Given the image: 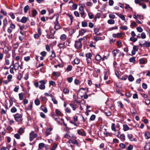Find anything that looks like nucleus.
Masks as SVG:
<instances>
[{
	"mask_svg": "<svg viewBox=\"0 0 150 150\" xmlns=\"http://www.w3.org/2000/svg\"><path fill=\"white\" fill-rule=\"evenodd\" d=\"M23 115L18 113H17L14 115V117L15 120L18 122H21L23 120Z\"/></svg>",
	"mask_w": 150,
	"mask_h": 150,
	"instance_id": "obj_1",
	"label": "nucleus"
},
{
	"mask_svg": "<svg viewBox=\"0 0 150 150\" xmlns=\"http://www.w3.org/2000/svg\"><path fill=\"white\" fill-rule=\"evenodd\" d=\"M82 44L81 42L77 40L76 41L74 46L76 49H81L82 47Z\"/></svg>",
	"mask_w": 150,
	"mask_h": 150,
	"instance_id": "obj_2",
	"label": "nucleus"
},
{
	"mask_svg": "<svg viewBox=\"0 0 150 150\" xmlns=\"http://www.w3.org/2000/svg\"><path fill=\"white\" fill-rule=\"evenodd\" d=\"M15 25L11 23L10 24L9 27L7 29V32L9 34L11 33L13 29H15Z\"/></svg>",
	"mask_w": 150,
	"mask_h": 150,
	"instance_id": "obj_3",
	"label": "nucleus"
},
{
	"mask_svg": "<svg viewBox=\"0 0 150 150\" xmlns=\"http://www.w3.org/2000/svg\"><path fill=\"white\" fill-rule=\"evenodd\" d=\"M58 19V18H57L56 19L55 22L54 23L55 24L54 28L56 30H57L61 28V27L59 23Z\"/></svg>",
	"mask_w": 150,
	"mask_h": 150,
	"instance_id": "obj_4",
	"label": "nucleus"
},
{
	"mask_svg": "<svg viewBox=\"0 0 150 150\" xmlns=\"http://www.w3.org/2000/svg\"><path fill=\"white\" fill-rule=\"evenodd\" d=\"M127 137L129 139V140L131 141L136 142L137 141V139L136 138H133V135L132 134H127Z\"/></svg>",
	"mask_w": 150,
	"mask_h": 150,
	"instance_id": "obj_5",
	"label": "nucleus"
},
{
	"mask_svg": "<svg viewBox=\"0 0 150 150\" xmlns=\"http://www.w3.org/2000/svg\"><path fill=\"white\" fill-rule=\"evenodd\" d=\"M81 131V130L79 129L77 130V133L78 134L81 135L82 136H86V134L85 131L83 129H82Z\"/></svg>",
	"mask_w": 150,
	"mask_h": 150,
	"instance_id": "obj_6",
	"label": "nucleus"
},
{
	"mask_svg": "<svg viewBox=\"0 0 150 150\" xmlns=\"http://www.w3.org/2000/svg\"><path fill=\"white\" fill-rule=\"evenodd\" d=\"M5 42H2V44H1V45L2 46V44H3L4 47L2 48V49L3 50L4 52L5 53H6L8 52V47L5 45Z\"/></svg>",
	"mask_w": 150,
	"mask_h": 150,
	"instance_id": "obj_7",
	"label": "nucleus"
},
{
	"mask_svg": "<svg viewBox=\"0 0 150 150\" xmlns=\"http://www.w3.org/2000/svg\"><path fill=\"white\" fill-rule=\"evenodd\" d=\"M86 32L87 30L86 29L83 28L81 29L79 31V36H82Z\"/></svg>",
	"mask_w": 150,
	"mask_h": 150,
	"instance_id": "obj_8",
	"label": "nucleus"
},
{
	"mask_svg": "<svg viewBox=\"0 0 150 150\" xmlns=\"http://www.w3.org/2000/svg\"><path fill=\"white\" fill-rule=\"evenodd\" d=\"M52 127H50L47 129L45 132V134L47 136L51 134L50 132L52 130Z\"/></svg>",
	"mask_w": 150,
	"mask_h": 150,
	"instance_id": "obj_9",
	"label": "nucleus"
},
{
	"mask_svg": "<svg viewBox=\"0 0 150 150\" xmlns=\"http://www.w3.org/2000/svg\"><path fill=\"white\" fill-rule=\"evenodd\" d=\"M52 30H53L52 29L50 31V33L51 34L50 35H49L48 37H47L48 39H54L55 38V37L54 36V33H55V31H54V32L53 33H52Z\"/></svg>",
	"mask_w": 150,
	"mask_h": 150,
	"instance_id": "obj_10",
	"label": "nucleus"
},
{
	"mask_svg": "<svg viewBox=\"0 0 150 150\" xmlns=\"http://www.w3.org/2000/svg\"><path fill=\"white\" fill-rule=\"evenodd\" d=\"M19 67L20 65L18 62L16 63L13 66V67L14 68L15 70H18Z\"/></svg>",
	"mask_w": 150,
	"mask_h": 150,
	"instance_id": "obj_11",
	"label": "nucleus"
},
{
	"mask_svg": "<svg viewBox=\"0 0 150 150\" xmlns=\"http://www.w3.org/2000/svg\"><path fill=\"white\" fill-rule=\"evenodd\" d=\"M40 108L45 113H46L48 111L47 107H45L43 105H41Z\"/></svg>",
	"mask_w": 150,
	"mask_h": 150,
	"instance_id": "obj_12",
	"label": "nucleus"
},
{
	"mask_svg": "<svg viewBox=\"0 0 150 150\" xmlns=\"http://www.w3.org/2000/svg\"><path fill=\"white\" fill-rule=\"evenodd\" d=\"M120 52V51L119 50H113L112 52L113 56L115 57L116 56L117 54L119 53Z\"/></svg>",
	"mask_w": 150,
	"mask_h": 150,
	"instance_id": "obj_13",
	"label": "nucleus"
},
{
	"mask_svg": "<svg viewBox=\"0 0 150 150\" xmlns=\"http://www.w3.org/2000/svg\"><path fill=\"white\" fill-rule=\"evenodd\" d=\"M130 129V128L127 124L123 125V129L124 131H126Z\"/></svg>",
	"mask_w": 150,
	"mask_h": 150,
	"instance_id": "obj_14",
	"label": "nucleus"
},
{
	"mask_svg": "<svg viewBox=\"0 0 150 150\" xmlns=\"http://www.w3.org/2000/svg\"><path fill=\"white\" fill-rule=\"evenodd\" d=\"M115 14L119 16L120 18H121V19L122 20H125V18L124 16L122 14H119L118 13H115Z\"/></svg>",
	"mask_w": 150,
	"mask_h": 150,
	"instance_id": "obj_15",
	"label": "nucleus"
},
{
	"mask_svg": "<svg viewBox=\"0 0 150 150\" xmlns=\"http://www.w3.org/2000/svg\"><path fill=\"white\" fill-rule=\"evenodd\" d=\"M28 18L25 16H23L21 20V22L23 23H25L27 21Z\"/></svg>",
	"mask_w": 150,
	"mask_h": 150,
	"instance_id": "obj_16",
	"label": "nucleus"
},
{
	"mask_svg": "<svg viewBox=\"0 0 150 150\" xmlns=\"http://www.w3.org/2000/svg\"><path fill=\"white\" fill-rule=\"evenodd\" d=\"M38 14V11L35 9H33L32 10V17H35V16Z\"/></svg>",
	"mask_w": 150,
	"mask_h": 150,
	"instance_id": "obj_17",
	"label": "nucleus"
},
{
	"mask_svg": "<svg viewBox=\"0 0 150 150\" xmlns=\"http://www.w3.org/2000/svg\"><path fill=\"white\" fill-rule=\"evenodd\" d=\"M145 136L147 139L150 138V133L148 132H146L145 133Z\"/></svg>",
	"mask_w": 150,
	"mask_h": 150,
	"instance_id": "obj_18",
	"label": "nucleus"
},
{
	"mask_svg": "<svg viewBox=\"0 0 150 150\" xmlns=\"http://www.w3.org/2000/svg\"><path fill=\"white\" fill-rule=\"evenodd\" d=\"M67 38V36L66 35L63 34L60 37V39L63 41L65 40Z\"/></svg>",
	"mask_w": 150,
	"mask_h": 150,
	"instance_id": "obj_19",
	"label": "nucleus"
},
{
	"mask_svg": "<svg viewBox=\"0 0 150 150\" xmlns=\"http://www.w3.org/2000/svg\"><path fill=\"white\" fill-rule=\"evenodd\" d=\"M95 59L97 61H100L102 60L101 57L99 54H97L95 57Z\"/></svg>",
	"mask_w": 150,
	"mask_h": 150,
	"instance_id": "obj_20",
	"label": "nucleus"
},
{
	"mask_svg": "<svg viewBox=\"0 0 150 150\" xmlns=\"http://www.w3.org/2000/svg\"><path fill=\"white\" fill-rule=\"evenodd\" d=\"M4 26L3 27L4 29L5 28L8 24L6 18H5L3 21Z\"/></svg>",
	"mask_w": 150,
	"mask_h": 150,
	"instance_id": "obj_21",
	"label": "nucleus"
},
{
	"mask_svg": "<svg viewBox=\"0 0 150 150\" xmlns=\"http://www.w3.org/2000/svg\"><path fill=\"white\" fill-rule=\"evenodd\" d=\"M117 103L118 104V106L120 107L121 109H123L124 108V105L121 101H118Z\"/></svg>",
	"mask_w": 150,
	"mask_h": 150,
	"instance_id": "obj_22",
	"label": "nucleus"
},
{
	"mask_svg": "<svg viewBox=\"0 0 150 150\" xmlns=\"http://www.w3.org/2000/svg\"><path fill=\"white\" fill-rule=\"evenodd\" d=\"M33 102H31L30 103V105L28 106L27 108L26 109L27 110H31L33 107Z\"/></svg>",
	"mask_w": 150,
	"mask_h": 150,
	"instance_id": "obj_23",
	"label": "nucleus"
},
{
	"mask_svg": "<svg viewBox=\"0 0 150 150\" xmlns=\"http://www.w3.org/2000/svg\"><path fill=\"white\" fill-rule=\"evenodd\" d=\"M119 138H120L121 140H125V135L124 134H121L120 136V137H118Z\"/></svg>",
	"mask_w": 150,
	"mask_h": 150,
	"instance_id": "obj_24",
	"label": "nucleus"
},
{
	"mask_svg": "<svg viewBox=\"0 0 150 150\" xmlns=\"http://www.w3.org/2000/svg\"><path fill=\"white\" fill-rule=\"evenodd\" d=\"M135 57H133L130 58L129 59V61L131 62L135 63Z\"/></svg>",
	"mask_w": 150,
	"mask_h": 150,
	"instance_id": "obj_25",
	"label": "nucleus"
},
{
	"mask_svg": "<svg viewBox=\"0 0 150 150\" xmlns=\"http://www.w3.org/2000/svg\"><path fill=\"white\" fill-rule=\"evenodd\" d=\"M35 103L37 106L39 105L40 104V100L37 98L35 100Z\"/></svg>",
	"mask_w": 150,
	"mask_h": 150,
	"instance_id": "obj_26",
	"label": "nucleus"
},
{
	"mask_svg": "<svg viewBox=\"0 0 150 150\" xmlns=\"http://www.w3.org/2000/svg\"><path fill=\"white\" fill-rule=\"evenodd\" d=\"M45 144L44 143H40L38 145L39 148L40 149H42L43 147L45 146Z\"/></svg>",
	"mask_w": 150,
	"mask_h": 150,
	"instance_id": "obj_27",
	"label": "nucleus"
},
{
	"mask_svg": "<svg viewBox=\"0 0 150 150\" xmlns=\"http://www.w3.org/2000/svg\"><path fill=\"white\" fill-rule=\"evenodd\" d=\"M128 79L130 81H132L134 80V78L131 75H129L128 77Z\"/></svg>",
	"mask_w": 150,
	"mask_h": 150,
	"instance_id": "obj_28",
	"label": "nucleus"
},
{
	"mask_svg": "<svg viewBox=\"0 0 150 150\" xmlns=\"http://www.w3.org/2000/svg\"><path fill=\"white\" fill-rule=\"evenodd\" d=\"M119 147L122 149H124L126 148V146L125 144L122 143H120L119 145Z\"/></svg>",
	"mask_w": 150,
	"mask_h": 150,
	"instance_id": "obj_29",
	"label": "nucleus"
},
{
	"mask_svg": "<svg viewBox=\"0 0 150 150\" xmlns=\"http://www.w3.org/2000/svg\"><path fill=\"white\" fill-rule=\"evenodd\" d=\"M82 26L83 27H87L88 26V23L87 22L85 21H82L81 23Z\"/></svg>",
	"mask_w": 150,
	"mask_h": 150,
	"instance_id": "obj_30",
	"label": "nucleus"
},
{
	"mask_svg": "<svg viewBox=\"0 0 150 150\" xmlns=\"http://www.w3.org/2000/svg\"><path fill=\"white\" fill-rule=\"evenodd\" d=\"M72 67L71 65H69L67 68L66 70L67 71H71L72 69Z\"/></svg>",
	"mask_w": 150,
	"mask_h": 150,
	"instance_id": "obj_31",
	"label": "nucleus"
},
{
	"mask_svg": "<svg viewBox=\"0 0 150 150\" xmlns=\"http://www.w3.org/2000/svg\"><path fill=\"white\" fill-rule=\"evenodd\" d=\"M17 111V110L16 108L14 106L13 107L11 110V111L12 113H15Z\"/></svg>",
	"mask_w": 150,
	"mask_h": 150,
	"instance_id": "obj_32",
	"label": "nucleus"
},
{
	"mask_svg": "<svg viewBox=\"0 0 150 150\" xmlns=\"http://www.w3.org/2000/svg\"><path fill=\"white\" fill-rule=\"evenodd\" d=\"M115 21L112 19H110L108 20V23L110 24H113L115 23Z\"/></svg>",
	"mask_w": 150,
	"mask_h": 150,
	"instance_id": "obj_33",
	"label": "nucleus"
},
{
	"mask_svg": "<svg viewBox=\"0 0 150 150\" xmlns=\"http://www.w3.org/2000/svg\"><path fill=\"white\" fill-rule=\"evenodd\" d=\"M92 55L91 53H88L86 54V58H91Z\"/></svg>",
	"mask_w": 150,
	"mask_h": 150,
	"instance_id": "obj_34",
	"label": "nucleus"
},
{
	"mask_svg": "<svg viewBox=\"0 0 150 150\" xmlns=\"http://www.w3.org/2000/svg\"><path fill=\"white\" fill-rule=\"evenodd\" d=\"M74 62L75 64H78L80 62V59L78 58H76L74 59Z\"/></svg>",
	"mask_w": 150,
	"mask_h": 150,
	"instance_id": "obj_35",
	"label": "nucleus"
},
{
	"mask_svg": "<svg viewBox=\"0 0 150 150\" xmlns=\"http://www.w3.org/2000/svg\"><path fill=\"white\" fill-rule=\"evenodd\" d=\"M29 8V6L28 5H27L25 6L24 9V12L26 13L27 12Z\"/></svg>",
	"mask_w": 150,
	"mask_h": 150,
	"instance_id": "obj_36",
	"label": "nucleus"
},
{
	"mask_svg": "<svg viewBox=\"0 0 150 150\" xmlns=\"http://www.w3.org/2000/svg\"><path fill=\"white\" fill-rule=\"evenodd\" d=\"M120 28L121 29L124 30H126L128 28L126 26H121L120 27Z\"/></svg>",
	"mask_w": 150,
	"mask_h": 150,
	"instance_id": "obj_37",
	"label": "nucleus"
},
{
	"mask_svg": "<svg viewBox=\"0 0 150 150\" xmlns=\"http://www.w3.org/2000/svg\"><path fill=\"white\" fill-rule=\"evenodd\" d=\"M130 41H132L133 42H135L137 40V38L131 37L130 38Z\"/></svg>",
	"mask_w": 150,
	"mask_h": 150,
	"instance_id": "obj_38",
	"label": "nucleus"
},
{
	"mask_svg": "<svg viewBox=\"0 0 150 150\" xmlns=\"http://www.w3.org/2000/svg\"><path fill=\"white\" fill-rule=\"evenodd\" d=\"M139 61L140 64H146L145 61L142 58H141L139 59Z\"/></svg>",
	"mask_w": 150,
	"mask_h": 150,
	"instance_id": "obj_39",
	"label": "nucleus"
},
{
	"mask_svg": "<svg viewBox=\"0 0 150 150\" xmlns=\"http://www.w3.org/2000/svg\"><path fill=\"white\" fill-rule=\"evenodd\" d=\"M105 114L107 116H110L111 115V113L110 111H107V112L105 111L104 112Z\"/></svg>",
	"mask_w": 150,
	"mask_h": 150,
	"instance_id": "obj_40",
	"label": "nucleus"
},
{
	"mask_svg": "<svg viewBox=\"0 0 150 150\" xmlns=\"http://www.w3.org/2000/svg\"><path fill=\"white\" fill-rule=\"evenodd\" d=\"M136 29L137 31L140 33L142 32L143 30L142 28L140 27H138L136 28Z\"/></svg>",
	"mask_w": 150,
	"mask_h": 150,
	"instance_id": "obj_41",
	"label": "nucleus"
},
{
	"mask_svg": "<svg viewBox=\"0 0 150 150\" xmlns=\"http://www.w3.org/2000/svg\"><path fill=\"white\" fill-rule=\"evenodd\" d=\"M88 15L89 18L90 19H93L94 17L93 15L91 13H88Z\"/></svg>",
	"mask_w": 150,
	"mask_h": 150,
	"instance_id": "obj_42",
	"label": "nucleus"
},
{
	"mask_svg": "<svg viewBox=\"0 0 150 150\" xmlns=\"http://www.w3.org/2000/svg\"><path fill=\"white\" fill-rule=\"evenodd\" d=\"M24 132H23V129L22 127L20 128L19 129L18 131V133L21 134Z\"/></svg>",
	"mask_w": 150,
	"mask_h": 150,
	"instance_id": "obj_43",
	"label": "nucleus"
},
{
	"mask_svg": "<svg viewBox=\"0 0 150 150\" xmlns=\"http://www.w3.org/2000/svg\"><path fill=\"white\" fill-rule=\"evenodd\" d=\"M57 146V145L56 143H54L53 146L51 148V150H55V149L56 148Z\"/></svg>",
	"mask_w": 150,
	"mask_h": 150,
	"instance_id": "obj_44",
	"label": "nucleus"
},
{
	"mask_svg": "<svg viewBox=\"0 0 150 150\" xmlns=\"http://www.w3.org/2000/svg\"><path fill=\"white\" fill-rule=\"evenodd\" d=\"M94 39L96 41L99 40H102L101 38L100 37H98L96 36H94Z\"/></svg>",
	"mask_w": 150,
	"mask_h": 150,
	"instance_id": "obj_45",
	"label": "nucleus"
},
{
	"mask_svg": "<svg viewBox=\"0 0 150 150\" xmlns=\"http://www.w3.org/2000/svg\"><path fill=\"white\" fill-rule=\"evenodd\" d=\"M133 149V146L132 145L129 144L128 147L126 149L127 150H132Z\"/></svg>",
	"mask_w": 150,
	"mask_h": 150,
	"instance_id": "obj_46",
	"label": "nucleus"
},
{
	"mask_svg": "<svg viewBox=\"0 0 150 150\" xmlns=\"http://www.w3.org/2000/svg\"><path fill=\"white\" fill-rule=\"evenodd\" d=\"M40 54L43 57H45L47 54V52L45 51H43L40 52Z\"/></svg>",
	"mask_w": 150,
	"mask_h": 150,
	"instance_id": "obj_47",
	"label": "nucleus"
},
{
	"mask_svg": "<svg viewBox=\"0 0 150 150\" xmlns=\"http://www.w3.org/2000/svg\"><path fill=\"white\" fill-rule=\"evenodd\" d=\"M72 143L76 144L77 146L79 145V143L77 141L76 139H74L72 140Z\"/></svg>",
	"mask_w": 150,
	"mask_h": 150,
	"instance_id": "obj_48",
	"label": "nucleus"
},
{
	"mask_svg": "<svg viewBox=\"0 0 150 150\" xmlns=\"http://www.w3.org/2000/svg\"><path fill=\"white\" fill-rule=\"evenodd\" d=\"M77 7V5L76 4H74L72 6V9L75 10L76 9Z\"/></svg>",
	"mask_w": 150,
	"mask_h": 150,
	"instance_id": "obj_49",
	"label": "nucleus"
},
{
	"mask_svg": "<svg viewBox=\"0 0 150 150\" xmlns=\"http://www.w3.org/2000/svg\"><path fill=\"white\" fill-rule=\"evenodd\" d=\"M104 134H105V135L106 137H111L112 136V134L109 133L108 132H104Z\"/></svg>",
	"mask_w": 150,
	"mask_h": 150,
	"instance_id": "obj_50",
	"label": "nucleus"
},
{
	"mask_svg": "<svg viewBox=\"0 0 150 150\" xmlns=\"http://www.w3.org/2000/svg\"><path fill=\"white\" fill-rule=\"evenodd\" d=\"M145 46L147 47H150V42L147 41H145Z\"/></svg>",
	"mask_w": 150,
	"mask_h": 150,
	"instance_id": "obj_51",
	"label": "nucleus"
},
{
	"mask_svg": "<svg viewBox=\"0 0 150 150\" xmlns=\"http://www.w3.org/2000/svg\"><path fill=\"white\" fill-rule=\"evenodd\" d=\"M111 129L112 130L114 131H116V129L115 127V124L114 123H112L111 125Z\"/></svg>",
	"mask_w": 150,
	"mask_h": 150,
	"instance_id": "obj_52",
	"label": "nucleus"
},
{
	"mask_svg": "<svg viewBox=\"0 0 150 150\" xmlns=\"http://www.w3.org/2000/svg\"><path fill=\"white\" fill-rule=\"evenodd\" d=\"M45 85L40 84L39 86V88L41 90H43L45 88Z\"/></svg>",
	"mask_w": 150,
	"mask_h": 150,
	"instance_id": "obj_53",
	"label": "nucleus"
},
{
	"mask_svg": "<svg viewBox=\"0 0 150 150\" xmlns=\"http://www.w3.org/2000/svg\"><path fill=\"white\" fill-rule=\"evenodd\" d=\"M55 113L58 115H60L61 114V112L58 109L55 110Z\"/></svg>",
	"mask_w": 150,
	"mask_h": 150,
	"instance_id": "obj_54",
	"label": "nucleus"
},
{
	"mask_svg": "<svg viewBox=\"0 0 150 150\" xmlns=\"http://www.w3.org/2000/svg\"><path fill=\"white\" fill-rule=\"evenodd\" d=\"M49 84L50 86L52 85L53 86H54L56 85L55 82L52 81H50L49 82Z\"/></svg>",
	"mask_w": 150,
	"mask_h": 150,
	"instance_id": "obj_55",
	"label": "nucleus"
},
{
	"mask_svg": "<svg viewBox=\"0 0 150 150\" xmlns=\"http://www.w3.org/2000/svg\"><path fill=\"white\" fill-rule=\"evenodd\" d=\"M109 54V53H108L107 56H105V55H104L103 58L102 57V61H104L105 59H107Z\"/></svg>",
	"mask_w": 150,
	"mask_h": 150,
	"instance_id": "obj_56",
	"label": "nucleus"
},
{
	"mask_svg": "<svg viewBox=\"0 0 150 150\" xmlns=\"http://www.w3.org/2000/svg\"><path fill=\"white\" fill-rule=\"evenodd\" d=\"M67 80L68 82L70 83L73 80V78L71 77H68L67 78Z\"/></svg>",
	"mask_w": 150,
	"mask_h": 150,
	"instance_id": "obj_57",
	"label": "nucleus"
},
{
	"mask_svg": "<svg viewBox=\"0 0 150 150\" xmlns=\"http://www.w3.org/2000/svg\"><path fill=\"white\" fill-rule=\"evenodd\" d=\"M96 118V116L94 115H92L90 118V120L91 121L94 120Z\"/></svg>",
	"mask_w": 150,
	"mask_h": 150,
	"instance_id": "obj_58",
	"label": "nucleus"
},
{
	"mask_svg": "<svg viewBox=\"0 0 150 150\" xmlns=\"http://www.w3.org/2000/svg\"><path fill=\"white\" fill-rule=\"evenodd\" d=\"M19 99L20 100H23V97L22 93H20L19 94Z\"/></svg>",
	"mask_w": 150,
	"mask_h": 150,
	"instance_id": "obj_59",
	"label": "nucleus"
},
{
	"mask_svg": "<svg viewBox=\"0 0 150 150\" xmlns=\"http://www.w3.org/2000/svg\"><path fill=\"white\" fill-rule=\"evenodd\" d=\"M63 92L64 93L67 94L69 92V90L67 88H65L64 89Z\"/></svg>",
	"mask_w": 150,
	"mask_h": 150,
	"instance_id": "obj_60",
	"label": "nucleus"
},
{
	"mask_svg": "<svg viewBox=\"0 0 150 150\" xmlns=\"http://www.w3.org/2000/svg\"><path fill=\"white\" fill-rule=\"evenodd\" d=\"M132 94L129 93L127 92L125 93V96L127 98H129L132 96Z\"/></svg>",
	"mask_w": 150,
	"mask_h": 150,
	"instance_id": "obj_61",
	"label": "nucleus"
},
{
	"mask_svg": "<svg viewBox=\"0 0 150 150\" xmlns=\"http://www.w3.org/2000/svg\"><path fill=\"white\" fill-rule=\"evenodd\" d=\"M145 103L146 105L150 104V100L149 99H146L145 100Z\"/></svg>",
	"mask_w": 150,
	"mask_h": 150,
	"instance_id": "obj_62",
	"label": "nucleus"
},
{
	"mask_svg": "<svg viewBox=\"0 0 150 150\" xmlns=\"http://www.w3.org/2000/svg\"><path fill=\"white\" fill-rule=\"evenodd\" d=\"M141 38L143 39L145 38L146 37V34L144 32H143L141 33Z\"/></svg>",
	"mask_w": 150,
	"mask_h": 150,
	"instance_id": "obj_63",
	"label": "nucleus"
},
{
	"mask_svg": "<svg viewBox=\"0 0 150 150\" xmlns=\"http://www.w3.org/2000/svg\"><path fill=\"white\" fill-rule=\"evenodd\" d=\"M86 60L87 61V63L88 64H90L92 62V60L91 58H86Z\"/></svg>",
	"mask_w": 150,
	"mask_h": 150,
	"instance_id": "obj_64",
	"label": "nucleus"
}]
</instances>
